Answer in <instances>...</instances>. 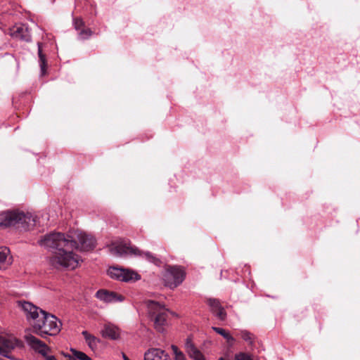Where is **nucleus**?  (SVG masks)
Segmentation results:
<instances>
[{
	"instance_id": "a211bd4d",
	"label": "nucleus",
	"mask_w": 360,
	"mask_h": 360,
	"mask_svg": "<svg viewBox=\"0 0 360 360\" xmlns=\"http://www.w3.org/2000/svg\"><path fill=\"white\" fill-rule=\"evenodd\" d=\"M72 356L70 354H64L65 357H68L69 360H91L86 354L82 352L77 351L75 349H71Z\"/></svg>"
},
{
	"instance_id": "aec40b11",
	"label": "nucleus",
	"mask_w": 360,
	"mask_h": 360,
	"mask_svg": "<svg viewBox=\"0 0 360 360\" xmlns=\"http://www.w3.org/2000/svg\"><path fill=\"white\" fill-rule=\"evenodd\" d=\"M206 303L209 306L212 313L222 307L219 300L215 298H207Z\"/></svg>"
},
{
	"instance_id": "9d476101",
	"label": "nucleus",
	"mask_w": 360,
	"mask_h": 360,
	"mask_svg": "<svg viewBox=\"0 0 360 360\" xmlns=\"http://www.w3.org/2000/svg\"><path fill=\"white\" fill-rule=\"evenodd\" d=\"M18 345V340L15 338L0 336V354L10 359L9 353Z\"/></svg>"
},
{
	"instance_id": "c85d7f7f",
	"label": "nucleus",
	"mask_w": 360,
	"mask_h": 360,
	"mask_svg": "<svg viewBox=\"0 0 360 360\" xmlns=\"http://www.w3.org/2000/svg\"><path fill=\"white\" fill-rule=\"evenodd\" d=\"M122 358L124 360H129L124 353H122Z\"/></svg>"
},
{
	"instance_id": "dca6fc26",
	"label": "nucleus",
	"mask_w": 360,
	"mask_h": 360,
	"mask_svg": "<svg viewBox=\"0 0 360 360\" xmlns=\"http://www.w3.org/2000/svg\"><path fill=\"white\" fill-rule=\"evenodd\" d=\"M11 262L10 250L6 247H0V269L7 268Z\"/></svg>"
},
{
	"instance_id": "ddd939ff",
	"label": "nucleus",
	"mask_w": 360,
	"mask_h": 360,
	"mask_svg": "<svg viewBox=\"0 0 360 360\" xmlns=\"http://www.w3.org/2000/svg\"><path fill=\"white\" fill-rule=\"evenodd\" d=\"M144 360H169V355L159 348H151L144 354Z\"/></svg>"
},
{
	"instance_id": "412c9836",
	"label": "nucleus",
	"mask_w": 360,
	"mask_h": 360,
	"mask_svg": "<svg viewBox=\"0 0 360 360\" xmlns=\"http://www.w3.org/2000/svg\"><path fill=\"white\" fill-rule=\"evenodd\" d=\"M185 349L188 354H193V352L198 349L192 341L191 337H188L185 342Z\"/></svg>"
},
{
	"instance_id": "4468645a",
	"label": "nucleus",
	"mask_w": 360,
	"mask_h": 360,
	"mask_svg": "<svg viewBox=\"0 0 360 360\" xmlns=\"http://www.w3.org/2000/svg\"><path fill=\"white\" fill-rule=\"evenodd\" d=\"M103 338L117 340L120 338L119 329L114 325L105 324L101 330Z\"/></svg>"
},
{
	"instance_id": "39448f33",
	"label": "nucleus",
	"mask_w": 360,
	"mask_h": 360,
	"mask_svg": "<svg viewBox=\"0 0 360 360\" xmlns=\"http://www.w3.org/2000/svg\"><path fill=\"white\" fill-rule=\"evenodd\" d=\"M145 305L148 319L153 323L158 331L162 332L164 326L167 324L168 309L165 305L151 300H146Z\"/></svg>"
},
{
	"instance_id": "bb28decb",
	"label": "nucleus",
	"mask_w": 360,
	"mask_h": 360,
	"mask_svg": "<svg viewBox=\"0 0 360 360\" xmlns=\"http://www.w3.org/2000/svg\"><path fill=\"white\" fill-rule=\"evenodd\" d=\"M88 345L91 348H94L96 346L97 342H98V339L95 338L94 335L90 336V338H88V340H86Z\"/></svg>"
},
{
	"instance_id": "423d86ee",
	"label": "nucleus",
	"mask_w": 360,
	"mask_h": 360,
	"mask_svg": "<svg viewBox=\"0 0 360 360\" xmlns=\"http://www.w3.org/2000/svg\"><path fill=\"white\" fill-rule=\"evenodd\" d=\"M185 272L178 266H169L165 271L163 279L166 286L174 289L179 285L184 280Z\"/></svg>"
},
{
	"instance_id": "20e7f679",
	"label": "nucleus",
	"mask_w": 360,
	"mask_h": 360,
	"mask_svg": "<svg viewBox=\"0 0 360 360\" xmlns=\"http://www.w3.org/2000/svg\"><path fill=\"white\" fill-rule=\"evenodd\" d=\"M60 322L55 316L45 311L39 320L32 323L34 332L44 338L47 335H56L60 330Z\"/></svg>"
},
{
	"instance_id": "1a4fd4ad",
	"label": "nucleus",
	"mask_w": 360,
	"mask_h": 360,
	"mask_svg": "<svg viewBox=\"0 0 360 360\" xmlns=\"http://www.w3.org/2000/svg\"><path fill=\"white\" fill-rule=\"evenodd\" d=\"M19 304L25 312L27 321H30L32 325L37 321V320H39L42 313H44L43 309L30 302H19Z\"/></svg>"
},
{
	"instance_id": "9b49d317",
	"label": "nucleus",
	"mask_w": 360,
	"mask_h": 360,
	"mask_svg": "<svg viewBox=\"0 0 360 360\" xmlns=\"http://www.w3.org/2000/svg\"><path fill=\"white\" fill-rule=\"evenodd\" d=\"M73 25L77 32L79 40L89 39L94 34L90 28L86 27L84 21L81 18H73Z\"/></svg>"
},
{
	"instance_id": "5701e85b",
	"label": "nucleus",
	"mask_w": 360,
	"mask_h": 360,
	"mask_svg": "<svg viewBox=\"0 0 360 360\" xmlns=\"http://www.w3.org/2000/svg\"><path fill=\"white\" fill-rule=\"evenodd\" d=\"M212 314L219 321H224L226 319V312L223 307H220L218 310L214 311Z\"/></svg>"
},
{
	"instance_id": "72a5a7b5",
	"label": "nucleus",
	"mask_w": 360,
	"mask_h": 360,
	"mask_svg": "<svg viewBox=\"0 0 360 360\" xmlns=\"http://www.w3.org/2000/svg\"><path fill=\"white\" fill-rule=\"evenodd\" d=\"M45 219H48L47 214H46V215H45Z\"/></svg>"
},
{
	"instance_id": "7ed1b4c3",
	"label": "nucleus",
	"mask_w": 360,
	"mask_h": 360,
	"mask_svg": "<svg viewBox=\"0 0 360 360\" xmlns=\"http://www.w3.org/2000/svg\"><path fill=\"white\" fill-rule=\"evenodd\" d=\"M109 250L115 256L122 257L129 254L139 255L156 266L161 264L160 259L155 255L148 251L144 252L139 250L136 247L131 245L130 243L126 240L113 242L109 247Z\"/></svg>"
},
{
	"instance_id": "4be33fe9",
	"label": "nucleus",
	"mask_w": 360,
	"mask_h": 360,
	"mask_svg": "<svg viewBox=\"0 0 360 360\" xmlns=\"http://www.w3.org/2000/svg\"><path fill=\"white\" fill-rule=\"evenodd\" d=\"M171 348L174 355V360H186L184 354L179 349L177 346L172 345Z\"/></svg>"
},
{
	"instance_id": "393cba45",
	"label": "nucleus",
	"mask_w": 360,
	"mask_h": 360,
	"mask_svg": "<svg viewBox=\"0 0 360 360\" xmlns=\"http://www.w3.org/2000/svg\"><path fill=\"white\" fill-rule=\"evenodd\" d=\"M189 356L194 360H205L202 353L196 349L193 352V354H189Z\"/></svg>"
},
{
	"instance_id": "7c9ffc66",
	"label": "nucleus",
	"mask_w": 360,
	"mask_h": 360,
	"mask_svg": "<svg viewBox=\"0 0 360 360\" xmlns=\"http://www.w3.org/2000/svg\"><path fill=\"white\" fill-rule=\"evenodd\" d=\"M42 220H43V221H42V225H44V216H42Z\"/></svg>"
},
{
	"instance_id": "f8f14e48",
	"label": "nucleus",
	"mask_w": 360,
	"mask_h": 360,
	"mask_svg": "<svg viewBox=\"0 0 360 360\" xmlns=\"http://www.w3.org/2000/svg\"><path fill=\"white\" fill-rule=\"evenodd\" d=\"M96 297L105 302H122L124 298L122 295H117L115 292H110L106 290H99L96 293Z\"/></svg>"
},
{
	"instance_id": "f257e3e1",
	"label": "nucleus",
	"mask_w": 360,
	"mask_h": 360,
	"mask_svg": "<svg viewBox=\"0 0 360 360\" xmlns=\"http://www.w3.org/2000/svg\"><path fill=\"white\" fill-rule=\"evenodd\" d=\"M39 244L53 254L50 258V264L58 269L63 268L75 269L80 257L73 250L91 251L96 246V239L91 235L77 230L72 235L60 232H51L44 235Z\"/></svg>"
},
{
	"instance_id": "473e14b6",
	"label": "nucleus",
	"mask_w": 360,
	"mask_h": 360,
	"mask_svg": "<svg viewBox=\"0 0 360 360\" xmlns=\"http://www.w3.org/2000/svg\"><path fill=\"white\" fill-rule=\"evenodd\" d=\"M94 15H96L97 13L96 11H94V13H93Z\"/></svg>"
},
{
	"instance_id": "b1692460",
	"label": "nucleus",
	"mask_w": 360,
	"mask_h": 360,
	"mask_svg": "<svg viewBox=\"0 0 360 360\" xmlns=\"http://www.w3.org/2000/svg\"><path fill=\"white\" fill-rule=\"evenodd\" d=\"M234 360H253L251 356L245 352H239L234 356Z\"/></svg>"
},
{
	"instance_id": "a878e982",
	"label": "nucleus",
	"mask_w": 360,
	"mask_h": 360,
	"mask_svg": "<svg viewBox=\"0 0 360 360\" xmlns=\"http://www.w3.org/2000/svg\"><path fill=\"white\" fill-rule=\"evenodd\" d=\"M241 338L246 342H249V343H252V334L247 331V330H243V331H241Z\"/></svg>"
},
{
	"instance_id": "0eeeda50",
	"label": "nucleus",
	"mask_w": 360,
	"mask_h": 360,
	"mask_svg": "<svg viewBox=\"0 0 360 360\" xmlns=\"http://www.w3.org/2000/svg\"><path fill=\"white\" fill-rule=\"evenodd\" d=\"M108 274L110 278L123 282H134L141 279V276L137 272L125 268L110 267Z\"/></svg>"
},
{
	"instance_id": "6e6552de",
	"label": "nucleus",
	"mask_w": 360,
	"mask_h": 360,
	"mask_svg": "<svg viewBox=\"0 0 360 360\" xmlns=\"http://www.w3.org/2000/svg\"><path fill=\"white\" fill-rule=\"evenodd\" d=\"M24 338L27 345L30 346L35 352L43 356L46 360H56L54 356L47 355V352L49 350V348L39 339L30 333L25 334Z\"/></svg>"
},
{
	"instance_id": "6ab92c4d",
	"label": "nucleus",
	"mask_w": 360,
	"mask_h": 360,
	"mask_svg": "<svg viewBox=\"0 0 360 360\" xmlns=\"http://www.w3.org/2000/svg\"><path fill=\"white\" fill-rule=\"evenodd\" d=\"M212 329L216 332L217 333L221 335L229 343H233L235 341L234 338L226 330L212 326Z\"/></svg>"
},
{
	"instance_id": "cd10ccee",
	"label": "nucleus",
	"mask_w": 360,
	"mask_h": 360,
	"mask_svg": "<svg viewBox=\"0 0 360 360\" xmlns=\"http://www.w3.org/2000/svg\"><path fill=\"white\" fill-rule=\"evenodd\" d=\"M82 335L85 340H88L89 338H90L91 335L86 330L82 332Z\"/></svg>"
},
{
	"instance_id": "2f4dec72",
	"label": "nucleus",
	"mask_w": 360,
	"mask_h": 360,
	"mask_svg": "<svg viewBox=\"0 0 360 360\" xmlns=\"http://www.w3.org/2000/svg\"><path fill=\"white\" fill-rule=\"evenodd\" d=\"M218 360H225L223 357H220Z\"/></svg>"
},
{
	"instance_id": "f704fd0d",
	"label": "nucleus",
	"mask_w": 360,
	"mask_h": 360,
	"mask_svg": "<svg viewBox=\"0 0 360 360\" xmlns=\"http://www.w3.org/2000/svg\"><path fill=\"white\" fill-rule=\"evenodd\" d=\"M76 6H78V1H76Z\"/></svg>"
},
{
	"instance_id": "f03ea898",
	"label": "nucleus",
	"mask_w": 360,
	"mask_h": 360,
	"mask_svg": "<svg viewBox=\"0 0 360 360\" xmlns=\"http://www.w3.org/2000/svg\"><path fill=\"white\" fill-rule=\"evenodd\" d=\"M41 223L38 217L28 212L6 211L0 217V228L14 226L18 229L28 231L37 224L40 226Z\"/></svg>"
},
{
	"instance_id": "f3484780",
	"label": "nucleus",
	"mask_w": 360,
	"mask_h": 360,
	"mask_svg": "<svg viewBox=\"0 0 360 360\" xmlns=\"http://www.w3.org/2000/svg\"><path fill=\"white\" fill-rule=\"evenodd\" d=\"M38 56H39V63L41 69V75H44L46 74V56L43 53L41 46L42 43L38 42Z\"/></svg>"
},
{
	"instance_id": "c756f323",
	"label": "nucleus",
	"mask_w": 360,
	"mask_h": 360,
	"mask_svg": "<svg viewBox=\"0 0 360 360\" xmlns=\"http://www.w3.org/2000/svg\"><path fill=\"white\" fill-rule=\"evenodd\" d=\"M91 7L92 8H94V10L96 9V6H95V5H94V4H91Z\"/></svg>"
},
{
	"instance_id": "2eb2a0df",
	"label": "nucleus",
	"mask_w": 360,
	"mask_h": 360,
	"mask_svg": "<svg viewBox=\"0 0 360 360\" xmlns=\"http://www.w3.org/2000/svg\"><path fill=\"white\" fill-rule=\"evenodd\" d=\"M12 35L25 41H31L30 32L28 27L25 25H20V26L16 27V29L13 31Z\"/></svg>"
}]
</instances>
